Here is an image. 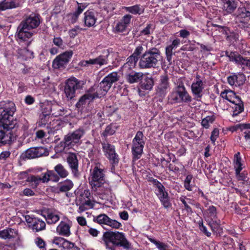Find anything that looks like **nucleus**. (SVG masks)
<instances>
[{"label":"nucleus","instance_id":"50","mask_svg":"<svg viewBox=\"0 0 250 250\" xmlns=\"http://www.w3.org/2000/svg\"><path fill=\"white\" fill-rule=\"evenodd\" d=\"M52 177L57 178V181L58 180V177L53 171L48 170L42 177H41L42 180L41 182L42 183L47 182L51 180Z\"/></svg>","mask_w":250,"mask_h":250},{"label":"nucleus","instance_id":"17","mask_svg":"<svg viewBox=\"0 0 250 250\" xmlns=\"http://www.w3.org/2000/svg\"><path fill=\"white\" fill-rule=\"evenodd\" d=\"M73 54V51L71 50L61 54L53 61V67L56 69L64 67L70 61Z\"/></svg>","mask_w":250,"mask_h":250},{"label":"nucleus","instance_id":"36","mask_svg":"<svg viewBox=\"0 0 250 250\" xmlns=\"http://www.w3.org/2000/svg\"><path fill=\"white\" fill-rule=\"evenodd\" d=\"M62 143L64 144V147H72L78 144L70 133H68L64 136L63 141Z\"/></svg>","mask_w":250,"mask_h":250},{"label":"nucleus","instance_id":"22","mask_svg":"<svg viewBox=\"0 0 250 250\" xmlns=\"http://www.w3.org/2000/svg\"><path fill=\"white\" fill-rule=\"evenodd\" d=\"M77 8L75 11L67 14V17L68 21L71 23H75L78 19L79 15L83 11L86 6L83 3H77Z\"/></svg>","mask_w":250,"mask_h":250},{"label":"nucleus","instance_id":"37","mask_svg":"<svg viewBox=\"0 0 250 250\" xmlns=\"http://www.w3.org/2000/svg\"><path fill=\"white\" fill-rule=\"evenodd\" d=\"M154 85V81L153 79L151 77H146L144 80L143 82H142L141 83L140 87L142 89L146 90H150L152 89L153 86Z\"/></svg>","mask_w":250,"mask_h":250},{"label":"nucleus","instance_id":"2","mask_svg":"<svg viewBox=\"0 0 250 250\" xmlns=\"http://www.w3.org/2000/svg\"><path fill=\"white\" fill-rule=\"evenodd\" d=\"M120 77L117 72H113L109 74L97 86L95 92L92 93L88 91L81 97L76 104L77 108H81L83 105L89 104L94 99L104 96L110 89L112 84L119 80Z\"/></svg>","mask_w":250,"mask_h":250},{"label":"nucleus","instance_id":"23","mask_svg":"<svg viewBox=\"0 0 250 250\" xmlns=\"http://www.w3.org/2000/svg\"><path fill=\"white\" fill-rule=\"evenodd\" d=\"M204 88L203 81L194 82L191 86V91L195 98L198 100L203 96V90Z\"/></svg>","mask_w":250,"mask_h":250},{"label":"nucleus","instance_id":"64","mask_svg":"<svg viewBox=\"0 0 250 250\" xmlns=\"http://www.w3.org/2000/svg\"><path fill=\"white\" fill-rule=\"evenodd\" d=\"M244 134L246 145L248 147L250 148V131L246 130L244 132Z\"/></svg>","mask_w":250,"mask_h":250},{"label":"nucleus","instance_id":"52","mask_svg":"<svg viewBox=\"0 0 250 250\" xmlns=\"http://www.w3.org/2000/svg\"><path fill=\"white\" fill-rule=\"evenodd\" d=\"M106 225L114 229H119L122 226L121 223L110 218H109Z\"/></svg>","mask_w":250,"mask_h":250},{"label":"nucleus","instance_id":"20","mask_svg":"<svg viewBox=\"0 0 250 250\" xmlns=\"http://www.w3.org/2000/svg\"><path fill=\"white\" fill-rule=\"evenodd\" d=\"M66 161L73 176L75 177H78L80 173L78 169L79 161L77 154L75 153H69L66 158Z\"/></svg>","mask_w":250,"mask_h":250},{"label":"nucleus","instance_id":"21","mask_svg":"<svg viewBox=\"0 0 250 250\" xmlns=\"http://www.w3.org/2000/svg\"><path fill=\"white\" fill-rule=\"evenodd\" d=\"M126 80L129 83H138L143 79V73L136 72L133 70L124 71Z\"/></svg>","mask_w":250,"mask_h":250},{"label":"nucleus","instance_id":"25","mask_svg":"<svg viewBox=\"0 0 250 250\" xmlns=\"http://www.w3.org/2000/svg\"><path fill=\"white\" fill-rule=\"evenodd\" d=\"M95 15V13L90 11H87L84 13L83 21L86 26L90 27L94 25L97 20Z\"/></svg>","mask_w":250,"mask_h":250},{"label":"nucleus","instance_id":"51","mask_svg":"<svg viewBox=\"0 0 250 250\" xmlns=\"http://www.w3.org/2000/svg\"><path fill=\"white\" fill-rule=\"evenodd\" d=\"M69 241L61 237H56L54 238L53 243L59 247H64V245L68 243Z\"/></svg>","mask_w":250,"mask_h":250},{"label":"nucleus","instance_id":"31","mask_svg":"<svg viewBox=\"0 0 250 250\" xmlns=\"http://www.w3.org/2000/svg\"><path fill=\"white\" fill-rule=\"evenodd\" d=\"M123 9L126 12L130 13L134 15H140L144 12V8L138 4L129 7L125 6Z\"/></svg>","mask_w":250,"mask_h":250},{"label":"nucleus","instance_id":"5","mask_svg":"<svg viewBox=\"0 0 250 250\" xmlns=\"http://www.w3.org/2000/svg\"><path fill=\"white\" fill-rule=\"evenodd\" d=\"M162 59L160 50L156 47L150 48L142 55L139 65L141 69L155 68Z\"/></svg>","mask_w":250,"mask_h":250},{"label":"nucleus","instance_id":"19","mask_svg":"<svg viewBox=\"0 0 250 250\" xmlns=\"http://www.w3.org/2000/svg\"><path fill=\"white\" fill-rule=\"evenodd\" d=\"M47 149L43 147H31L26 150L23 156L25 158L33 159L47 155Z\"/></svg>","mask_w":250,"mask_h":250},{"label":"nucleus","instance_id":"1","mask_svg":"<svg viewBox=\"0 0 250 250\" xmlns=\"http://www.w3.org/2000/svg\"><path fill=\"white\" fill-rule=\"evenodd\" d=\"M16 110L14 102L10 101L0 103V127L4 130H0V144H9L15 139L12 129L18 127V121L13 115Z\"/></svg>","mask_w":250,"mask_h":250},{"label":"nucleus","instance_id":"43","mask_svg":"<svg viewBox=\"0 0 250 250\" xmlns=\"http://www.w3.org/2000/svg\"><path fill=\"white\" fill-rule=\"evenodd\" d=\"M109 217L105 214H100L94 218V221L98 224L102 225H106Z\"/></svg>","mask_w":250,"mask_h":250},{"label":"nucleus","instance_id":"18","mask_svg":"<svg viewBox=\"0 0 250 250\" xmlns=\"http://www.w3.org/2000/svg\"><path fill=\"white\" fill-rule=\"evenodd\" d=\"M25 219L29 227L35 232H39L45 229L46 224L42 219L38 218L33 217L30 215H25Z\"/></svg>","mask_w":250,"mask_h":250},{"label":"nucleus","instance_id":"62","mask_svg":"<svg viewBox=\"0 0 250 250\" xmlns=\"http://www.w3.org/2000/svg\"><path fill=\"white\" fill-rule=\"evenodd\" d=\"M219 131L217 128H214L212 131L210 139L212 144H214L219 136Z\"/></svg>","mask_w":250,"mask_h":250},{"label":"nucleus","instance_id":"16","mask_svg":"<svg viewBox=\"0 0 250 250\" xmlns=\"http://www.w3.org/2000/svg\"><path fill=\"white\" fill-rule=\"evenodd\" d=\"M170 88L169 78L166 73L160 77L159 83L156 89V93L160 97H164Z\"/></svg>","mask_w":250,"mask_h":250},{"label":"nucleus","instance_id":"9","mask_svg":"<svg viewBox=\"0 0 250 250\" xmlns=\"http://www.w3.org/2000/svg\"><path fill=\"white\" fill-rule=\"evenodd\" d=\"M84 82L75 77L66 80L64 86V93L68 99L71 100L76 96V91L83 88Z\"/></svg>","mask_w":250,"mask_h":250},{"label":"nucleus","instance_id":"29","mask_svg":"<svg viewBox=\"0 0 250 250\" xmlns=\"http://www.w3.org/2000/svg\"><path fill=\"white\" fill-rule=\"evenodd\" d=\"M245 80V76L243 74L233 75L228 77V83L231 85H233L236 83L238 85L243 84Z\"/></svg>","mask_w":250,"mask_h":250},{"label":"nucleus","instance_id":"11","mask_svg":"<svg viewBox=\"0 0 250 250\" xmlns=\"http://www.w3.org/2000/svg\"><path fill=\"white\" fill-rule=\"evenodd\" d=\"M152 183L156 187L155 193L161 204L165 208H167L171 206L169 197L165 188L162 184L157 179H153Z\"/></svg>","mask_w":250,"mask_h":250},{"label":"nucleus","instance_id":"60","mask_svg":"<svg viewBox=\"0 0 250 250\" xmlns=\"http://www.w3.org/2000/svg\"><path fill=\"white\" fill-rule=\"evenodd\" d=\"M242 229L246 230L250 228V217L243 219L241 222Z\"/></svg>","mask_w":250,"mask_h":250},{"label":"nucleus","instance_id":"56","mask_svg":"<svg viewBox=\"0 0 250 250\" xmlns=\"http://www.w3.org/2000/svg\"><path fill=\"white\" fill-rule=\"evenodd\" d=\"M80 249L75 243L68 241L66 245H64L62 250H79Z\"/></svg>","mask_w":250,"mask_h":250},{"label":"nucleus","instance_id":"26","mask_svg":"<svg viewBox=\"0 0 250 250\" xmlns=\"http://www.w3.org/2000/svg\"><path fill=\"white\" fill-rule=\"evenodd\" d=\"M70 225L63 221H61L56 229V231L60 235L63 236H69L70 234Z\"/></svg>","mask_w":250,"mask_h":250},{"label":"nucleus","instance_id":"7","mask_svg":"<svg viewBox=\"0 0 250 250\" xmlns=\"http://www.w3.org/2000/svg\"><path fill=\"white\" fill-rule=\"evenodd\" d=\"M168 101L171 104H189L192 97L183 84H179L169 95Z\"/></svg>","mask_w":250,"mask_h":250},{"label":"nucleus","instance_id":"27","mask_svg":"<svg viewBox=\"0 0 250 250\" xmlns=\"http://www.w3.org/2000/svg\"><path fill=\"white\" fill-rule=\"evenodd\" d=\"M73 186L72 181L69 179H66L58 184V188L60 192H65L71 190Z\"/></svg>","mask_w":250,"mask_h":250},{"label":"nucleus","instance_id":"61","mask_svg":"<svg viewBox=\"0 0 250 250\" xmlns=\"http://www.w3.org/2000/svg\"><path fill=\"white\" fill-rule=\"evenodd\" d=\"M234 168L237 169V171L242 170V163H241V158L237 157V158H234Z\"/></svg>","mask_w":250,"mask_h":250},{"label":"nucleus","instance_id":"30","mask_svg":"<svg viewBox=\"0 0 250 250\" xmlns=\"http://www.w3.org/2000/svg\"><path fill=\"white\" fill-rule=\"evenodd\" d=\"M138 60V57L131 55L127 59V62L124 64L123 66V71H128L129 70H132L136 65V63Z\"/></svg>","mask_w":250,"mask_h":250},{"label":"nucleus","instance_id":"55","mask_svg":"<svg viewBox=\"0 0 250 250\" xmlns=\"http://www.w3.org/2000/svg\"><path fill=\"white\" fill-rule=\"evenodd\" d=\"M241 170L239 171L235 169L236 176L238 180L247 181L248 180L247 178V173L246 171H243L241 173Z\"/></svg>","mask_w":250,"mask_h":250},{"label":"nucleus","instance_id":"47","mask_svg":"<svg viewBox=\"0 0 250 250\" xmlns=\"http://www.w3.org/2000/svg\"><path fill=\"white\" fill-rule=\"evenodd\" d=\"M193 179V176L191 174L188 175L184 182V188L188 191H192L194 186L191 184V180Z\"/></svg>","mask_w":250,"mask_h":250},{"label":"nucleus","instance_id":"54","mask_svg":"<svg viewBox=\"0 0 250 250\" xmlns=\"http://www.w3.org/2000/svg\"><path fill=\"white\" fill-rule=\"evenodd\" d=\"M35 243L36 245L42 250H46V243L45 241L41 237H37L35 239Z\"/></svg>","mask_w":250,"mask_h":250},{"label":"nucleus","instance_id":"12","mask_svg":"<svg viewBox=\"0 0 250 250\" xmlns=\"http://www.w3.org/2000/svg\"><path fill=\"white\" fill-rule=\"evenodd\" d=\"M237 22L241 28H247L250 27V12L245 7H240L236 14Z\"/></svg>","mask_w":250,"mask_h":250},{"label":"nucleus","instance_id":"34","mask_svg":"<svg viewBox=\"0 0 250 250\" xmlns=\"http://www.w3.org/2000/svg\"><path fill=\"white\" fill-rule=\"evenodd\" d=\"M67 112V110L57 104H53L52 114L55 117L62 116Z\"/></svg>","mask_w":250,"mask_h":250},{"label":"nucleus","instance_id":"24","mask_svg":"<svg viewBox=\"0 0 250 250\" xmlns=\"http://www.w3.org/2000/svg\"><path fill=\"white\" fill-rule=\"evenodd\" d=\"M220 96L223 99H226L232 104L238 103L239 99H240L236 95L235 93L231 90H225L221 93Z\"/></svg>","mask_w":250,"mask_h":250},{"label":"nucleus","instance_id":"40","mask_svg":"<svg viewBox=\"0 0 250 250\" xmlns=\"http://www.w3.org/2000/svg\"><path fill=\"white\" fill-rule=\"evenodd\" d=\"M208 225L214 233H219L220 231V221L217 219L208 221Z\"/></svg>","mask_w":250,"mask_h":250},{"label":"nucleus","instance_id":"46","mask_svg":"<svg viewBox=\"0 0 250 250\" xmlns=\"http://www.w3.org/2000/svg\"><path fill=\"white\" fill-rule=\"evenodd\" d=\"M148 239L150 242L154 244L159 250H168V246L167 244L160 241H157L150 237H148Z\"/></svg>","mask_w":250,"mask_h":250},{"label":"nucleus","instance_id":"33","mask_svg":"<svg viewBox=\"0 0 250 250\" xmlns=\"http://www.w3.org/2000/svg\"><path fill=\"white\" fill-rule=\"evenodd\" d=\"M17 234V231L11 228L0 230V238L3 239H11L14 237L13 234Z\"/></svg>","mask_w":250,"mask_h":250},{"label":"nucleus","instance_id":"49","mask_svg":"<svg viewBox=\"0 0 250 250\" xmlns=\"http://www.w3.org/2000/svg\"><path fill=\"white\" fill-rule=\"evenodd\" d=\"M28 182L32 183V187L35 188L41 183V179L39 176L31 175L28 177L26 180Z\"/></svg>","mask_w":250,"mask_h":250},{"label":"nucleus","instance_id":"57","mask_svg":"<svg viewBox=\"0 0 250 250\" xmlns=\"http://www.w3.org/2000/svg\"><path fill=\"white\" fill-rule=\"evenodd\" d=\"M239 39V35L237 33L234 32H231L228 35V36L226 38L227 40L231 42H236Z\"/></svg>","mask_w":250,"mask_h":250},{"label":"nucleus","instance_id":"38","mask_svg":"<svg viewBox=\"0 0 250 250\" xmlns=\"http://www.w3.org/2000/svg\"><path fill=\"white\" fill-rule=\"evenodd\" d=\"M117 127L113 124L107 125L104 131L101 133V136L105 138L108 136L113 135L116 131Z\"/></svg>","mask_w":250,"mask_h":250},{"label":"nucleus","instance_id":"4","mask_svg":"<svg viewBox=\"0 0 250 250\" xmlns=\"http://www.w3.org/2000/svg\"><path fill=\"white\" fill-rule=\"evenodd\" d=\"M90 173L89 184L92 190L99 194L104 193L103 188L105 182V174L101 165L99 163L96 164Z\"/></svg>","mask_w":250,"mask_h":250},{"label":"nucleus","instance_id":"3","mask_svg":"<svg viewBox=\"0 0 250 250\" xmlns=\"http://www.w3.org/2000/svg\"><path fill=\"white\" fill-rule=\"evenodd\" d=\"M41 23L39 15L31 14L22 21L18 25L15 37L20 41H27L35 32L33 29L38 27Z\"/></svg>","mask_w":250,"mask_h":250},{"label":"nucleus","instance_id":"48","mask_svg":"<svg viewBox=\"0 0 250 250\" xmlns=\"http://www.w3.org/2000/svg\"><path fill=\"white\" fill-rule=\"evenodd\" d=\"M215 119V117L213 114L207 116L202 121L201 124L202 126L206 128H208L209 126V125L214 122Z\"/></svg>","mask_w":250,"mask_h":250},{"label":"nucleus","instance_id":"32","mask_svg":"<svg viewBox=\"0 0 250 250\" xmlns=\"http://www.w3.org/2000/svg\"><path fill=\"white\" fill-rule=\"evenodd\" d=\"M19 3L17 0L10 1L4 0L0 3V11H3L7 9H11L17 7Z\"/></svg>","mask_w":250,"mask_h":250},{"label":"nucleus","instance_id":"14","mask_svg":"<svg viewBox=\"0 0 250 250\" xmlns=\"http://www.w3.org/2000/svg\"><path fill=\"white\" fill-rule=\"evenodd\" d=\"M225 55L231 62H235L237 65L243 66V69L247 67L250 69V59L244 57L237 52H225Z\"/></svg>","mask_w":250,"mask_h":250},{"label":"nucleus","instance_id":"59","mask_svg":"<svg viewBox=\"0 0 250 250\" xmlns=\"http://www.w3.org/2000/svg\"><path fill=\"white\" fill-rule=\"evenodd\" d=\"M201 52L204 53L209 52L213 50V47L210 44L205 45L204 44H200Z\"/></svg>","mask_w":250,"mask_h":250},{"label":"nucleus","instance_id":"44","mask_svg":"<svg viewBox=\"0 0 250 250\" xmlns=\"http://www.w3.org/2000/svg\"><path fill=\"white\" fill-rule=\"evenodd\" d=\"M52 107L53 104L51 102H48L42 106V116H43L44 118L52 113Z\"/></svg>","mask_w":250,"mask_h":250},{"label":"nucleus","instance_id":"15","mask_svg":"<svg viewBox=\"0 0 250 250\" xmlns=\"http://www.w3.org/2000/svg\"><path fill=\"white\" fill-rule=\"evenodd\" d=\"M109 52L106 51L104 54L100 55L94 59H90L88 60H84L81 62L83 66H88L90 65H94L96 67H101L104 65H106L108 63V57Z\"/></svg>","mask_w":250,"mask_h":250},{"label":"nucleus","instance_id":"28","mask_svg":"<svg viewBox=\"0 0 250 250\" xmlns=\"http://www.w3.org/2000/svg\"><path fill=\"white\" fill-rule=\"evenodd\" d=\"M223 3V8L228 13H232L237 7L235 0H222Z\"/></svg>","mask_w":250,"mask_h":250},{"label":"nucleus","instance_id":"39","mask_svg":"<svg viewBox=\"0 0 250 250\" xmlns=\"http://www.w3.org/2000/svg\"><path fill=\"white\" fill-rule=\"evenodd\" d=\"M54 170L62 178L66 177L69 174L68 171L61 164L57 165L54 167Z\"/></svg>","mask_w":250,"mask_h":250},{"label":"nucleus","instance_id":"42","mask_svg":"<svg viewBox=\"0 0 250 250\" xmlns=\"http://www.w3.org/2000/svg\"><path fill=\"white\" fill-rule=\"evenodd\" d=\"M85 129L82 127H80L70 133L78 144L80 143V139L85 134Z\"/></svg>","mask_w":250,"mask_h":250},{"label":"nucleus","instance_id":"6","mask_svg":"<svg viewBox=\"0 0 250 250\" xmlns=\"http://www.w3.org/2000/svg\"><path fill=\"white\" fill-rule=\"evenodd\" d=\"M102 240L104 243H111L116 247H122L125 249H129L130 243L123 232L115 231H106L104 232Z\"/></svg>","mask_w":250,"mask_h":250},{"label":"nucleus","instance_id":"45","mask_svg":"<svg viewBox=\"0 0 250 250\" xmlns=\"http://www.w3.org/2000/svg\"><path fill=\"white\" fill-rule=\"evenodd\" d=\"M207 217L208 218V221L216 219V208L213 206H209L207 210Z\"/></svg>","mask_w":250,"mask_h":250},{"label":"nucleus","instance_id":"35","mask_svg":"<svg viewBox=\"0 0 250 250\" xmlns=\"http://www.w3.org/2000/svg\"><path fill=\"white\" fill-rule=\"evenodd\" d=\"M48 224H55L60 219L59 215L54 212L48 210L44 215Z\"/></svg>","mask_w":250,"mask_h":250},{"label":"nucleus","instance_id":"8","mask_svg":"<svg viewBox=\"0 0 250 250\" xmlns=\"http://www.w3.org/2000/svg\"><path fill=\"white\" fill-rule=\"evenodd\" d=\"M145 139L142 131H138L136 132L132 141L131 153L133 162L139 159L142 155L145 145Z\"/></svg>","mask_w":250,"mask_h":250},{"label":"nucleus","instance_id":"13","mask_svg":"<svg viewBox=\"0 0 250 250\" xmlns=\"http://www.w3.org/2000/svg\"><path fill=\"white\" fill-rule=\"evenodd\" d=\"M102 148L106 157L109 159L113 167L117 165L119 162L118 154L115 152V147L107 141L102 143Z\"/></svg>","mask_w":250,"mask_h":250},{"label":"nucleus","instance_id":"10","mask_svg":"<svg viewBox=\"0 0 250 250\" xmlns=\"http://www.w3.org/2000/svg\"><path fill=\"white\" fill-rule=\"evenodd\" d=\"M76 204L79 206V211L80 212L93 208L94 204L91 199V193L89 190H84L77 197Z\"/></svg>","mask_w":250,"mask_h":250},{"label":"nucleus","instance_id":"53","mask_svg":"<svg viewBox=\"0 0 250 250\" xmlns=\"http://www.w3.org/2000/svg\"><path fill=\"white\" fill-rule=\"evenodd\" d=\"M127 27V26L124 24L122 21H120L117 23L114 27V32L115 33H122L126 30Z\"/></svg>","mask_w":250,"mask_h":250},{"label":"nucleus","instance_id":"63","mask_svg":"<svg viewBox=\"0 0 250 250\" xmlns=\"http://www.w3.org/2000/svg\"><path fill=\"white\" fill-rule=\"evenodd\" d=\"M132 18V16L131 15L126 14L122 18L120 21L127 26L130 23Z\"/></svg>","mask_w":250,"mask_h":250},{"label":"nucleus","instance_id":"41","mask_svg":"<svg viewBox=\"0 0 250 250\" xmlns=\"http://www.w3.org/2000/svg\"><path fill=\"white\" fill-rule=\"evenodd\" d=\"M233 104H234V106H232V108L233 109V116H237L238 114L243 111L244 105L241 99H239V102H238V103H234Z\"/></svg>","mask_w":250,"mask_h":250},{"label":"nucleus","instance_id":"58","mask_svg":"<svg viewBox=\"0 0 250 250\" xmlns=\"http://www.w3.org/2000/svg\"><path fill=\"white\" fill-rule=\"evenodd\" d=\"M152 24L150 23L147 24L146 27L141 31L140 35H149L152 32Z\"/></svg>","mask_w":250,"mask_h":250}]
</instances>
